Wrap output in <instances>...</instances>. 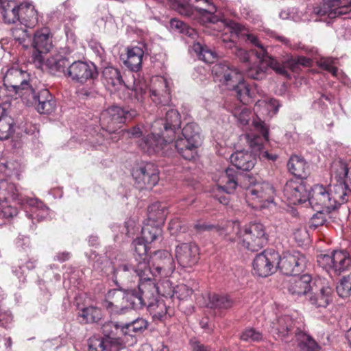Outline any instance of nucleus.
I'll use <instances>...</instances> for the list:
<instances>
[{
  "instance_id": "052dcab7",
  "label": "nucleus",
  "mask_w": 351,
  "mask_h": 351,
  "mask_svg": "<svg viewBox=\"0 0 351 351\" xmlns=\"http://www.w3.org/2000/svg\"><path fill=\"white\" fill-rule=\"evenodd\" d=\"M266 33L271 37L274 38L276 40L280 42L282 44L287 46L290 48H293L290 43V40L285 36L278 35L274 31L270 29H267Z\"/></svg>"
},
{
  "instance_id": "e433bc0d",
  "label": "nucleus",
  "mask_w": 351,
  "mask_h": 351,
  "mask_svg": "<svg viewBox=\"0 0 351 351\" xmlns=\"http://www.w3.org/2000/svg\"><path fill=\"white\" fill-rule=\"evenodd\" d=\"M273 192V189L267 182L256 183L247 189L246 196L249 199H267Z\"/></svg>"
},
{
  "instance_id": "412c9836",
  "label": "nucleus",
  "mask_w": 351,
  "mask_h": 351,
  "mask_svg": "<svg viewBox=\"0 0 351 351\" xmlns=\"http://www.w3.org/2000/svg\"><path fill=\"white\" fill-rule=\"evenodd\" d=\"M238 174L237 171L231 168H227L221 176V182H226L225 185L216 184L213 189L214 193H216L215 197L222 204L227 205L229 202L228 198L223 194L233 193L238 186Z\"/></svg>"
},
{
  "instance_id": "680f3d73",
  "label": "nucleus",
  "mask_w": 351,
  "mask_h": 351,
  "mask_svg": "<svg viewBox=\"0 0 351 351\" xmlns=\"http://www.w3.org/2000/svg\"><path fill=\"white\" fill-rule=\"evenodd\" d=\"M12 35L14 39L21 45L25 42L26 38L28 37L27 31L25 29H14L12 32Z\"/></svg>"
},
{
  "instance_id": "dca6fc26",
  "label": "nucleus",
  "mask_w": 351,
  "mask_h": 351,
  "mask_svg": "<svg viewBox=\"0 0 351 351\" xmlns=\"http://www.w3.org/2000/svg\"><path fill=\"white\" fill-rule=\"evenodd\" d=\"M306 257L298 252L279 254L278 268L285 275L297 276L306 268Z\"/></svg>"
},
{
  "instance_id": "6e6d98bb",
  "label": "nucleus",
  "mask_w": 351,
  "mask_h": 351,
  "mask_svg": "<svg viewBox=\"0 0 351 351\" xmlns=\"http://www.w3.org/2000/svg\"><path fill=\"white\" fill-rule=\"evenodd\" d=\"M18 213L17 208L8 205L7 202L0 204V217L10 219L16 216Z\"/></svg>"
},
{
  "instance_id": "c03bdc74",
  "label": "nucleus",
  "mask_w": 351,
  "mask_h": 351,
  "mask_svg": "<svg viewBox=\"0 0 351 351\" xmlns=\"http://www.w3.org/2000/svg\"><path fill=\"white\" fill-rule=\"evenodd\" d=\"M228 110L232 111L239 126L243 128V130H247L252 117L251 111L244 106H241L234 109L229 108Z\"/></svg>"
},
{
  "instance_id": "a211bd4d",
  "label": "nucleus",
  "mask_w": 351,
  "mask_h": 351,
  "mask_svg": "<svg viewBox=\"0 0 351 351\" xmlns=\"http://www.w3.org/2000/svg\"><path fill=\"white\" fill-rule=\"evenodd\" d=\"M97 67L93 63L81 60L71 63L67 73V77L74 82L82 84L89 80L97 78Z\"/></svg>"
},
{
  "instance_id": "37998d69",
  "label": "nucleus",
  "mask_w": 351,
  "mask_h": 351,
  "mask_svg": "<svg viewBox=\"0 0 351 351\" xmlns=\"http://www.w3.org/2000/svg\"><path fill=\"white\" fill-rule=\"evenodd\" d=\"M193 49L199 59L206 63L211 64L217 60L216 52L206 45H202L199 43H194Z\"/></svg>"
},
{
  "instance_id": "a18cd8bd",
  "label": "nucleus",
  "mask_w": 351,
  "mask_h": 351,
  "mask_svg": "<svg viewBox=\"0 0 351 351\" xmlns=\"http://www.w3.org/2000/svg\"><path fill=\"white\" fill-rule=\"evenodd\" d=\"M14 121L12 118L5 114L3 110L0 116V140L8 138L14 132Z\"/></svg>"
},
{
  "instance_id": "58836bf2",
  "label": "nucleus",
  "mask_w": 351,
  "mask_h": 351,
  "mask_svg": "<svg viewBox=\"0 0 351 351\" xmlns=\"http://www.w3.org/2000/svg\"><path fill=\"white\" fill-rule=\"evenodd\" d=\"M348 173L347 163L341 160H334L330 166V178L332 182H346Z\"/></svg>"
},
{
  "instance_id": "2eb2a0df",
  "label": "nucleus",
  "mask_w": 351,
  "mask_h": 351,
  "mask_svg": "<svg viewBox=\"0 0 351 351\" xmlns=\"http://www.w3.org/2000/svg\"><path fill=\"white\" fill-rule=\"evenodd\" d=\"M132 177L139 189H152L159 181V171L152 162L142 163L134 168Z\"/></svg>"
},
{
  "instance_id": "69168bd1",
  "label": "nucleus",
  "mask_w": 351,
  "mask_h": 351,
  "mask_svg": "<svg viewBox=\"0 0 351 351\" xmlns=\"http://www.w3.org/2000/svg\"><path fill=\"white\" fill-rule=\"evenodd\" d=\"M170 25L172 29L178 30L181 33L184 32V28L186 27L185 23L176 19H172L170 21Z\"/></svg>"
},
{
  "instance_id": "864d4df0",
  "label": "nucleus",
  "mask_w": 351,
  "mask_h": 351,
  "mask_svg": "<svg viewBox=\"0 0 351 351\" xmlns=\"http://www.w3.org/2000/svg\"><path fill=\"white\" fill-rule=\"evenodd\" d=\"M193 291V289L187 285L181 284L173 289L171 295L170 293L167 294L170 295L171 297L176 298L180 300H183L190 297L192 295Z\"/></svg>"
},
{
  "instance_id": "bf43d9fd",
  "label": "nucleus",
  "mask_w": 351,
  "mask_h": 351,
  "mask_svg": "<svg viewBox=\"0 0 351 351\" xmlns=\"http://www.w3.org/2000/svg\"><path fill=\"white\" fill-rule=\"evenodd\" d=\"M324 101L330 102V99L328 96L322 95L317 99H315L312 104V108L317 111H323L327 106Z\"/></svg>"
},
{
  "instance_id": "6ab92c4d",
  "label": "nucleus",
  "mask_w": 351,
  "mask_h": 351,
  "mask_svg": "<svg viewBox=\"0 0 351 351\" xmlns=\"http://www.w3.org/2000/svg\"><path fill=\"white\" fill-rule=\"evenodd\" d=\"M173 141L171 136H167L163 132H155L152 128L150 135L143 137L138 141V146L143 152L153 154L164 150Z\"/></svg>"
},
{
  "instance_id": "cd10ccee",
  "label": "nucleus",
  "mask_w": 351,
  "mask_h": 351,
  "mask_svg": "<svg viewBox=\"0 0 351 351\" xmlns=\"http://www.w3.org/2000/svg\"><path fill=\"white\" fill-rule=\"evenodd\" d=\"M147 48L143 43L138 46L128 47L127 50V59L124 64L132 71H138L142 67L143 57Z\"/></svg>"
},
{
  "instance_id": "9b49d317",
  "label": "nucleus",
  "mask_w": 351,
  "mask_h": 351,
  "mask_svg": "<svg viewBox=\"0 0 351 351\" xmlns=\"http://www.w3.org/2000/svg\"><path fill=\"white\" fill-rule=\"evenodd\" d=\"M103 335H94L87 341L88 351H112L124 346L123 341L116 337L113 330H119V324L113 322L104 324L101 328Z\"/></svg>"
},
{
  "instance_id": "de8ad7c7",
  "label": "nucleus",
  "mask_w": 351,
  "mask_h": 351,
  "mask_svg": "<svg viewBox=\"0 0 351 351\" xmlns=\"http://www.w3.org/2000/svg\"><path fill=\"white\" fill-rule=\"evenodd\" d=\"M300 351H320V346L309 335L304 333L298 334Z\"/></svg>"
},
{
  "instance_id": "a878e982",
  "label": "nucleus",
  "mask_w": 351,
  "mask_h": 351,
  "mask_svg": "<svg viewBox=\"0 0 351 351\" xmlns=\"http://www.w3.org/2000/svg\"><path fill=\"white\" fill-rule=\"evenodd\" d=\"M199 247L196 243H180L176 247V258L183 267H191L199 260Z\"/></svg>"
},
{
  "instance_id": "5fc2aeb1",
  "label": "nucleus",
  "mask_w": 351,
  "mask_h": 351,
  "mask_svg": "<svg viewBox=\"0 0 351 351\" xmlns=\"http://www.w3.org/2000/svg\"><path fill=\"white\" fill-rule=\"evenodd\" d=\"M134 92L135 99L143 104L147 97V85L144 82H134Z\"/></svg>"
},
{
  "instance_id": "f8f14e48",
  "label": "nucleus",
  "mask_w": 351,
  "mask_h": 351,
  "mask_svg": "<svg viewBox=\"0 0 351 351\" xmlns=\"http://www.w3.org/2000/svg\"><path fill=\"white\" fill-rule=\"evenodd\" d=\"M311 189L307 201L313 209L317 211L313 219L319 220L316 226L322 225L326 221L325 213L328 214L334 210L329 189L319 184L315 185Z\"/></svg>"
},
{
  "instance_id": "473e14b6",
  "label": "nucleus",
  "mask_w": 351,
  "mask_h": 351,
  "mask_svg": "<svg viewBox=\"0 0 351 351\" xmlns=\"http://www.w3.org/2000/svg\"><path fill=\"white\" fill-rule=\"evenodd\" d=\"M234 228L238 230V234L241 236L250 235V239H265L267 240L264 226L261 223H251L248 226L240 228L239 221L234 222Z\"/></svg>"
},
{
  "instance_id": "f257e3e1",
  "label": "nucleus",
  "mask_w": 351,
  "mask_h": 351,
  "mask_svg": "<svg viewBox=\"0 0 351 351\" xmlns=\"http://www.w3.org/2000/svg\"><path fill=\"white\" fill-rule=\"evenodd\" d=\"M138 274V289L122 291L119 289L110 290L102 302V306L112 315H123L129 309H141L150 305L154 297L158 295L160 291L152 277L145 276L149 271L145 263H140L136 270Z\"/></svg>"
},
{
  "instance_id": "20e7f679",
  "label": "nucleus",
  "mask_w": 351,
  "mask_h": 351,
  "mask_svg": "<svg viewBox=\"0 0 351 351\" xmlns=\"http://www.w3.org/2000/svg\"><path fill=\"white\" fill-rule=\"evenodd\" d=\"M168 214L167 208L160 202L151 204L147 209V219L141 230V238H134L135 234L134 221L128 220L125 223L126 239H132L133 241H154L162 239L161 226L164 224Z\"/></svg>"
},
{
  "instance_id": "774afa93",
  "label": "nucleus",
  "mask_w": 351,
  "mask_h": 351,
  "mask_svg": "<svg viewBox=\"0 0 351 351\" xmlns=\"http://www.w3.org/2000/svg\"><path fill=\"white\" fill-rule=\"evenodd\" d=\"M71 257V254L70 252L66 251L60 252L56 254V255L53 258V261L63 263L69 260Z\"/></svg>"
},
{
  "instance_id": "13d9d810",
  "label": "nucleus",
  "mask_w": 351,
  "mask_h": 351,
  "mask_svg": "<svg viewBox=\"0 0 351 351\" xmlns=\"http://www.w3.org/2000/svg\"><path fill=\"white\" fill-rule=\"evenodd\" d=\"M139 263H140V262L138 264H139ZM138 268V265H137V266L136 267H133L132 266H131L130 265H128V264H122V265H119L117 267H116L114 269V276H117L119 275H121L123 273L133 272V273L136 274V275L138 277V272L136 271V270Z\"/></svg>"
},
{
  "instance_id": "49530a36",
  "label": "nucleus",
  "mask_w": 351,
  "mask_h": 351,
  "mask_svg": "<svg viewBox=\"0 0 351 351\" xmlns=\"http://www.w3.org/2000/svg\"><path fill=\"white\" fill-rule=\"evenodd\" d=\"M71 64L69 59L65 57H60L53 59L50 62V69L56 75H63L67 77L69 67Z\"/></svg>"
},
{
  "instance_id": "ddd939ff",
  "label": "nucleus",
  "mask_w": 351,
  "mask_h": 351,
  "mask_svg": "<svg viewBox=\"0 0 351 351\" xmlns=\"http://www.w3.org/2000/svg\"><path fill=\"white\" fill-rule=\"evenodd\" d=\"M142 263H145L149 271L145 276H164L171 274L175 269V262L171 254L167 250L156 251L152 256V266L143 258Z\"/></svg>"
},
{
  "instance_id": "c756f323",
  "label": "nucleus",
  "mask_w": 351,
  "mask_h": 351,
  "mask_svg": "<svg viewBox=\"0 0 351 351\" xmlns=\"http://www.w3.org/2000/svg\"><path fill=\"white\" fill-rule=\"evenodd\" d=\"M230 160L237 169L244 171H250L256 160L255 156L247 151H237L231 154Z\"/></svg>"
},
{
  "instance_id": "2f4dec72",
  "label": "nucleus",
  "mask_w": 351,
  "mask_h": 351,
  "mask_svg": "<svg viewBox=\"0 0 351 351\" xmlns=\"http://www.w3.org/2000/svg\"><path fill=\"white\" fill-rule=\"evenodd\" d=\"M329 192L334 210L348 201V195L351 193L346 182H332L330 184Z\"/></svg>"
},
{
  "instance_id": "f3484780",
  "label": "nucleus",
  "mask_w": 351,
  "mask_h": 351,
  "mask_svg": "<svg viewBox=\"0 0 351 351\" xmlns=\"http://www.w3.org/2000/svg\"><path fill=\"white\" fill-rule=\"evenodd\" d=\"M149 98L156 105L167 106L171 101L169 81L163 76H154L151 79Z\"/></svg>"
},
{
  "instance_id": "423d86ee",
  "label": "nucleus",
  "mask_w": 351,
  "mask_h": 351,
  "mask_svg": "<svg viewBox=\"0 0 351 351\" xmlns=\"http://www.w3.org/2000/svg\"><path fill=\"white\" fill-rule=\"evenodd\" d=\"M215 82L227 90L235 93V96L242 104L249 102L254 96V90L244 81L243 75L235 67L226 62L215 64L212 68Z\"/></svg>"
},
{
  "instance_id": "72a5a7b5",
  "label": "nucleus",
  "mask_w": 351,
  "mask_h": 351,
  "mask_svg": "<svg viewBox=\"0 0 351 351\" xmlns=\"http://www.w3.org/2000/svg\"><path fill=\"white\" fill-rule=\"evenodd\" d=\"M104 84L108 88H119L124 84L121 71L117 68L112 66H106L102 72Z\"/></svg>"
},
{
  "instance_id": "ea45409f",
  "label": "nucleus",
  "mask_w": 351,
  "mask_h": 351,
  "mask_svg": "<svg viewBox=\"0 0 351 351\" xmlns=\"http://www.w3.org/2000/svg\"><path fill=\"white\" fill-rule=\"evenodd\" d=\"M78 315L82 318L85 324L98 323L103 318L101 309L93 305L82 308Z\"/></svg>"
},
{
  "instance_id": "f704fd0d",
  "label": "nucleus",
  "mask_w": 351,
  "mask_h": 351,
  "mask_svg": "<svg viewBox=\"0 0 351 351\" xmlns=\"http://www.w3.org/2000/svg\"><path fill=\"white\" fill-rule=\"evenodd\" d=\"M287 167L291 174L301 180L306 178L308 174L306 162L302 158L297 155L291 156L287 163Z\"/></svg>"
},
{
  "instance_id": "e2e57ef3",
  "label": "nucleus",
  "mask_w": 351,
  "mask_h": 351,
  "mask_svg": "<svg viewBox=\"0 0 351 351\" xmlns=\"http://www.w3.org/2000/svg\"><path fill=\"white\" fill-rule=\"evenodd\" d=\"M195 229L198 232L209 231L215 228V226L207 223L204 221H197L194 224Z\"/></svg>"
},
{
  "instance_id": "39448f33",
  "label": "nucleus",
  "mask_w": 351,
  "mask_h": 351,
  "mask_svg": "<svg viewBox=\"0 0 351 351\" xmlns=\"http://www.w3.org/2000/svg\"><path fill=\"white\" fill-rule=\"evenodd\" d=\"M12 200L22 206L28 218L37 221L51 218L49 208L36 197H27L16 186L6 180L0 181V201Z\"/></svg>"
},
{
  "instance_id": "aec40b11",
  "label": "nucleus",
  "mask_w": 351,
  "mask_h": 351,
  "mask_svg": "<svg viewBox=\"0 0 351 351\" xmlns=\"http://www.w3.org/2000/svg\"><path fill=\"white\" fill-rule=\"evenodd\" d=\"M351 4L346 0H323L322 5L313 8V12L317 16H328L330 19L348 14Z\"/></svg>"
},
{
  "instance_id": "09e8293b",
  "label": "nucleus",
  "mask_w": 351,
  "mask_h": 351,
  "mask_svg": "<svg viewBox=\"0 0 351 351\" xmlns=\"http://www.w3.org/2000/svg\"><path fill=\"white\" fill-rule=\"evenodd\" d=\"M168 2L171 8L178 12L180 14L193 18L194 8L184 0H168Z\"/></svg>"
},
{
  "instance_id": "c85d7f7f",
  "label": "nucleus",
  "mask_w": 351,
  "mask_h": 351,
  "mask_svg": "<svg viewBox=\"0 0 351 351\" xmlns=\"http://www.w3.org/2000/svg\"><path fill=\"white\" fill-rule=\"evenodd\" d=\"M32 45L39 53H48L53 47L49 29L44 27L37 30L34 34Z\"/></svg>"
},
{
  "instance_id": "603ef678",
  "label": "nucleus",
  "mask_w": 351,
  "mask_h": 351,
  "mask_svg": "<svg viewBox=\"0 0 351 351\" xmlns=\"http://www.w3.org/2000/svg\"><path fill=\"white\" fill-rule=\"evenodd\" d=\"M21 165L16 161H8L6 162H0V171L6 176H19Z\"/></svg>"
},
{
  "instance_id": "b1692460",
  "label": "nucleus",
  "mask_w": 351,
  "mask_h": 351,
  "mask_svg": "<svg viewBox=\"0 0 351 351\" xmlns=\"http://www.w3.org/2000/svg\"><path fill=\"white\" fill-rule=\"evenodd\" d=\"M297 276L291 279L287 286L289 293L294 297L307 296L318 287L319 281L313 280L310 275Z\"/></svg>"
},
{
  "instance_id": "6e6552de",
  "label": "nucleus",
  "mask_w": 351,
  "mask_h": 351,
  "mask_svg": "<svg viewBox=\"0 0 351 351\" xmlns=\"http://www.w3.org/2000/svg\"><path fill=\"white\" fill-rule=\"evenodd\" d=\"M0 13L3 23L8 25L19 23L26 27L33 28L39 22L37 11L29 2L0 0Z\"/></svg>"
},
{
  "instance_id": "a19ab883",
  "label": "nucleus",
  "mask_w": 351,
  "mask_h": 351,
  "mask_svg": "<svg viewBox=\"0 0 351 351\" xmlns=\"http://www.w3.org/2000/svg\"><path fill=\"white\" fill-rule=\"evenodd\" d=\"M119 327L125 335H128L131 337H133L134 335L132 333H134V335L141 334L143 331H145L148 327V322L146 319L138 317L132 322L125 324L123 326L119 325Z\"/></svg>"
},
{
  "instance_id": "5701e85b",
  "label": "nucleus",
  "mask_w": 351,
  "mask_h": 351,
  "mask_svg": "<svg viewBox=\"0 0 351 351\" xmlns=\"http://www.w3.org/2000/svg\"><path fill=\"white\" fill-rule=\"evenodd\" d=\"M181 124L180 116L178 111L173 108H170L166 112L165 119H159L156 120L152 128L156 132L158 130L163 132L167 136L171 138L173 141L176 134V129L180 127Z\"/></svg>"
},
{
  "instance_id": "7c9ffc66",
  "label": "nucleus",
  "mask_w": 351,
  "mask_h": 351,
  "mask_svg": "<svg viewBox=\"0 0 351 351\" xmlns=\"http://www.w3.org/2000/svg\"><path fill=\"white\" fill-rule=\"evenodd\" d=\"M273 331L279 337L285 338L289 335L295 327V322L292 317L288 315L278 317L271 324Z\"/></svg>"
},
{
  "instance_id": "0e129e2a",
  "label": "nucleus",
  "mask_w": 351,
  "mask_h": 351,
  "mask_svg": "<svg viewBox=\"0 0 351 351\" xmlns=\"http://www.w3.org/2000/svg\"><path fill=\"white\" fill-rule=\"evenodd\" d=\"M190 345L192 351H212L209 346H205L197 340H191Z\"/></svg>"
},
{
  "instance_id": "bb28decb",
  "label": "nucleus",
  "mask_w": 351,
  "mask_h": 351,
  "mask_svg": "<svg viewBox=\"0 0 351 351\" xmlns=\"http://www.w3.org/2000/svg\"><path fill=\"white\" fill-rule=\"evenodd\" d=\"M318 287L308 294L310 303L316 308H326L332 301V289L328 286H322L321 280Z\"/></svg>"
},
{
  "instance_id": "c9c22d12",
  "label": "nucleus",
  "mask_w": 351,
  "mask_h": 351,
  "mask_svg": "<svg viewBox=\"0 0 351 351\" xmlns=\"http://www.w3.org/2000/svg\"><path fill=\"white\" fill-rule=\"evenodd\" d=\"M234 304V301L228 295L210 293L208 295V302L207 306L210 308L226 310L229 309Z\"/></svg>"
},
{
  "instance_id": "7ed1b4c3",
  "label": "nucleus",
  "mask_w": 351,
  "mask_h": 351,
  "mask_svg": "<svg viewBox=\"0 0 351 351\" xmlns=\"http://www.w3.org/2000/svg\"><path fill=\"white\" fill-rule=\"evenodd\" d=\"M278 101L274 99L258 100L254 108V113H256L258 120L254 119L252 126L260 133L261 136L253 134H247L246 138L252 152L262 161H275L278 158V155L275 153L269 152L265 147L263 141L268 142L269 131L264 121L261 120V117L269 116L271 111L276 114L278 110Z\"/></svg>"
},
{
  "instance_id": "79ce46f5",
  "label": "nucleus",
  "mask_w": 351,
  "mask_h": 351,
  "mask_svg": "<svg viewBox=\"0 0 351 351\" xmlns=\"http://www.w3.org/2000/svg\"><path fill=\"white\" fill-rule=\"evenodd\" d=\"M158 295L154 297V300L152 301L150 305H147V307L150 312L154 320L162 321L167 315L168 308L163 301L157 300Z\"/></svg>"
},
{
  "instance_id": "4c0bfd02",
  "label": "nucleus",
  "mask_w": 351,
  "mask_h": 351,
  "mask_svg": "<svg viewBox=\"0 0 351 351\" xmlns=\"http://www.w3.org/2000/svg\"><path fill=\"white\" fill-rule=\"evenodd\" d=\"M333 267L332 269L337 274L348 270L351 267V256L346 250L333 251Z\"/></svg>"
},
{
  "instance_id": "3c124183",
  "label": "nucleus",
  "mask_w": 351,
  "mask_h": 351,
  "mask_svg": "<svg viewBox=\"0 0 351 351\" xmlns=\"http://www.w3.org/2000/svg\"><path fill=\"white\" fill-rule=\"evenodd\" d=\"M336 289L341 298H347L351 295V274L342 278Z\"/></svg>"
},
{
  "instance_id": "338daca9",
  "label": "nucleus",
  "mask_w": 351,
  "mask_h": 351,
  "mask_svg": "<svg viewBox=\"0 0 351 351\" xmlns=\"http://www.w3.org/2000/svg\"><path fill=\"white\" fill-rule=\"evenodd\" d=\"M123 132L128 133L132 138H140L143 134V131L139 126L133 127L131 129Z\"/></svg>"
},
{
  "instance_id": "393cba45",
  "label": "nucleus",
  "mask_w": 351,
  "mask_h": 351,
  "mask_svg": "<svg viewBox=\"0 0 351 351\" xmlns=\"http://www.w3.org/2000/svg\"><path fill=\"white\" fill-rule=\"evenodd\" d=\"M32 95L33 98L29 94L23 100L27 105H36V110L40 114H50L55 110L56 101L48 90H42L38 95L33 90Z\"/></svg>"
},
{
  "instance_id": "0eeeda50",
  "label": "nucleus",
  "mask_w": 351,
  "mask_h": 351,
  "mask_svg": "<svg viewBox=\"0 0 351 351\" xmlns=\"http://www.w3.org/2000/svg\"><path fill=\"white\" fill-rule=\"evenodd\" d=\"M138 114L135 110H125L113 106L104 110L99 118L100 125L104 133L97 134L96 145L109 144L117 141L119 136L116 133L120 128V124L127 120H131Z\"/></svg>"
},
{
  "instance_id": "1a4fd4ad",
  "label": "nucleus",
  "mask_w": 351,
  "mask_h": 351,
  "mask_svg": "<svg viewBox=\"0 0 351 351\" xmlns=\"http://www.w3.org/2000/svg\"><path fill=\"white\" fill-rule=\"evenodd\" d=\"M29 74L18 68H12L3 77V84L0 87V99L7 101L6 98L19 95L24 100L28 95L34 97V88L29 84Z\"/></svg>"
},
{
  "instance_id": "4d7b16f0",
  "label": "nucleus",
  "mask_w": 351,
  "mask_h": 351,
  "mask_svg": "<svg viewBox=\"0 0 351 351\" xmlns=\"http://www.w3.org/2000/svg\"><path fill=\"white\" fill-rule=\"evenodd\" d=\"M335 60L332 58H322L319 61V66L331 73L332 75H337V69L335 66Z\"/></svg>"
},
{
  "instance_id": "9d476101",
  "label": "nucleus",
  "mask_w": 351,
  "mask_h": 351,
  "mask_svg": "<svg viewBox=\"0 0 351 351\" xmlns=\"http://www.w3.org/2000/svg\"><path fill=\"white\" fill-rule=\"evenodd\" d=\"M173 140L178 154L185 160H191L197 155V149L202 143L200 129L195 123H188Z\"/></svg>"
},
{
  "instance_id": "f03ea898",
  "label": "nucleus",
  "mask_w": 351,
  "mask_h": 351,
  "mask_svg": "<svg viewBox=\"0 0 351 351\" xmlns=\"http://www.w3.org/2000/svg\"><path fill=\"white\" fill-rule=\"evenodd\" d=\"M220 23L224 26V34H230V38H223V41L231 40L234 37H239L245 39L246 42L256 48L252 50V52L256 56L258 61L247 69L246 75L248 77L258 80H261L265 77L269 67L283 75L287 74L286 69L269 55L267 48L256 35L250 33L244 26L234 21H224Z\"/></svg>"
},
{
  "instance_id": "4be33fe9",
  "label": "nucleus",
  "mask_w": 351,
  "mask_h": 351,
  "mask_svg": "<svg viewBox=\"0 0 351 351\" xmlns=\"http://www.w3.org/2000/svg\"><path fill=\"white\" fill-rule=\"evenodd\" d=\"M283 193L287 201L294 205L304 203L309 197V191L302 180H291L287 182Z\"/></svg>"
},
{
  "instance_id": "4468645a",
  "label": "nucleus",
  "mask_w": 351,
  "mask_h": 351,
  "mask_svg": "<svg viewBox=\"0 0 351 351\" xmlns=\"http://www.w3.org/2000/svg\"><path fill=\"white\" fill-rule=\"evenodd\" d=\"M279 253L274 250H265L258 254L253 261V274L266 278L273 274L278 268Z\"/></svg>"
},
{
  "instance_id": "8fccbe9b",
  "label": "nucleus",
  "mask_w": 351,
  "mask_h": 351,
  "mask_svg": "<svg viewBox=\"0 0 351 351\" xmlns=\"http://www.w3.org/2000/svg\"><path fill=\"white\" fill-rule=\"evenodd\" d=\"M263 339L262 332L254 328H247L240 334V339L246 342H259Z\"/></svg>"
}]
</instances>
